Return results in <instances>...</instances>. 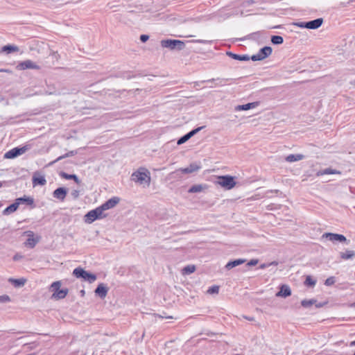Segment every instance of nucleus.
Masks as SVG:
<instances>
[{"label":"nucleus","mask_w":355,"mask_h":355,"mask_svg":"<svg viewBox=\"0 0 355 355\" xmlns=\"http://www.w3.org/2000/svg\"><path fill=\"white\" fill-rule=\"evenodd\" d=\"M131 180L140 184H146L148 186L150 182V173L147 168L140 167L132 174Z\"/></svg>","instance_id":"1"},{"label":"nucleus","mask_w":355,"mask_h":355,"mask_svg":"<svg viewBox=\"0 0 355 355\" xmlns=\"http://www.w3.org/2000/svg\"><path fill=\"white\" fill-rule=\"evenodd\" d=\"M73 275L76 278L82 279L84 281L88 282L89 283H93L96 280V275L91 273L81 267L76 268L73 270Z\"/></svg>","instance_id":"2"},{"label":"nucleus","mask_w":355,"mask_h":355,"mask_svg":"<svg viewBox=\"0 0 355 355\" xmlns=\"http://www.w3.org/2000/svg\"><path fill=\"white\" fill-rule=\"evenodd\" d=\"M107 214L103 213V210L99 206L94 209L88 211L85 216V222L91 224L96 220L104 218Z\"/></svg>","instance_id":"3"},{"label":"nucleus","mask_w":355,"mask_h":355,"mask_svg":"<svg viewBox=\"0 0 355 355\" xmlns=\"http://www.w3.org/2000/svg\"><path fill=\"white\" fill-rule=\"evenodd\" d=\"M61 282L60 281L54 282L51 285V291L53 292L52 297L55 299H64L68 294V288L60 289Z\"/></svg>","instance_id":"4"},{"label":"nucleus","mask_w":355,"mask_h":355,"mask_svg":"<svg viewBox=\"0 0 355 355\" xmlns=\"http://www.w3.org/2000/svg\"><path fill=\"white\" fill-rule=\"evenodd\" d=\"M161 46L163 48H168L171 50L177 49L180 51L185 47V44L181 40L167 39L161 41Z\"/></svg>","instance_id":"5"},{"label":"nucleus","mask_w":355,"mask_h":355,"mask_svg":"<svg viewBox=\"0 0 355 355\" xmlns=\"http://www.w3.org/2000/svg\"><path fill=\"white\" fill-rule=\"evenodd\" d=\"M218 184L225 189H231L236 185L234 177L231 175H222L218 177Z\"/></svg>","instance_id":"6"},{"label":"nucleus","mask_w":355,"mask_h":355,"mask_svg":"<svg viewBox=\"0 0 355 355\" xmlns=\"http://www.w3.org/2000/svg\"><path fill=\"white\" fill-rule=\"evenodd\" d=\"M29 149L28 145L24 146H18L6 152L4 155V158L13 159L26 153Z\"/></svg>","instance_id":"7"},{"label":"nucleus","mask_w":355,"mask_h":355,"mask_svg":"<svg viewBox=\"0 0 355 355\" xmlns=\"http://www.w3.org/2000/svg\"><path fill=\"white\" fill-rule=\"evenodd\" d=\"M272 52V49L270 46H264L259 49L257 54L252 55L251 56V60L252 61H261L268 58L271 55Z\"/></svg>","instance_id":"8"},{"label":"nucleus","mask_w":355,"mask_h":355,"mask_svg":"<svg viewBox=\"0 0 355 355\" xmlns=\"http://www.w3.org/2000/svg\"><path fill=\"white\" fill-rule=\"evenodd\" d=\"M201 168L200 164L197 163H191L189 166L186 168H180L175 171L173 172L171 175H175L176 176H180L181 174H189L193 172L198 171Z\"/></svg>","instance_id":"9"},{"label":"nucleus","mask_w":355,"mask_h":355,"mask_svg":"<svg viewBox=\"0 0 355 355\" xmlns=\"http://www.w3.org/2000/svg\"><path fill=\"white\" fill-rule=\"evenodd\" d=\"M322 238H325L329 239L331 241H339L341 243H349V241L346 239V237L340 234L326 232L322 234Z\"/></svg>","instance_id":"10"},{"label":"nucleus","mask_w":355,"mask_h":355,"mask_svg":"<svg viewBox=\"0 0 355 355\" xmlns=\"http://www.w3.org/2000/svg\"><path fill=\"white\" fill-rule=\"evenodd\" d=\"M15 201L17 203L18 207L20 205H26L30 206L31 209L35 207L34 199L31 196H24L23 197L16 198Z\"/></svg>","instance_id":"11"},{"label":"nucleus","mask_w":355,"mask_h":355,"mask_svg":"<svg viewBox=\"0 0 355 355\" xmlns=\"http://www.w3.org/2000/svg\"><path fill=\"white\" fill-rule=\"evenodd\" d=\"M17 69L19 70H25L28 69H39L40 67L31 60H26L19 62Z\"/></svg>","instance_id":"12"},{"label":"nucleus","mask_w":355,"mask_h":355,"mask_svg":"<svg viewBox=\"0 0 355 355\" xmlns=\"http://www.w3.org/2000/svg\"><path fill=\"white\" fill-rule=\"evenodd\" d=\"M119 201L120 198L119 197L114 196L105 201L100 207L104 211L105 210L114 207L119 202Z\"/></svg>","instance_id":"13"},{"label":"nucleus","mask_w":355,"mask_h":355,"mask_svg":"<svg viewBox=\"0 0 355 355\" xmlns=\"http://www.w3.org/2000/svg\"><path fill=\"white\" fill-rule=\"evenodd\" d=\"M26 234L28 238L24 243L25 246L29 248H33L39 242V238L35 239L33 237L34 233L32 231H27Z\"/></svg>","instance_id":"14"},{"label":"nucleus","mask_w":355,"mask_h":355,"mask_svg":"<svg viewBox=\"0 0 355 355\" xmlns=\"http://www.w3.org/2000/svg\"><path fill=\"white\" fill-rule=\"evenodd\" d=\"M108 287L103 283H101L98 285L94 291L95 295L98 296L101 299H104L108 292Z\"/></svg>","instance_id":"15"},{"label":"nucleus","mask_w":355,"mask_h":355,"mask_svg":"<svg viewBox=\"0 0 355 355\" xmlns=\"http://www.w3.org/2000/svg\"><path fill=\"white\" fill-rule=\"evenodd\" d=\"M67 189L65 187H58L53 192V198L64 201L67 194Z\"/></svg>","instance_id":"16"},{"label":"nucleus","mask_w":355,"mask_h":355,"mask_svg":"<svg viewBox=\"0 0 355 355\" xmlns=\"http://www.w3.org/2000/svg\"><path fill=\"white\" fill-rule=\"evenodd\" d=\"M259 103H260L259 101H254V102L248 103L244 104V105H239L235 107V110L236 111L249 110L250 109L257 107L259 105Z\"/></svg>","instance_id":"17"},{"label":"nucleus","mask_w":355,"mask_h":355,"mask_svg":"<svg viewBox=\"0 0 355 355\" xmlns=\"http://www.w3.org/2000/svg\"><path fill=\"white\" fill-rule=\"evenodd\" d=\"M322 18H318L311 21H306V28L313 30L317 29L322 26Z\"/></svg>","instance_id":"18"},{"label":"nucleus","mask_w":355,"mask_h":355,"mask_svg":"<svg viewBox=\"0 0 355 355\" xmlns=\"http://www.w3.org/2000/svg\"><path fill=\"white\" fill-rule=\"evenodd\" d=\"M291 295V290L288 285L283 284L280 286L279 291L277 293L276 296L287 297Z\"/></svg>","instance_id":"19"},{"label":"nucleus","mask_w":355,"mask_h":355,"mask_svg":"<svg viewBox=\"0 0 355 355\" xmlns=\"http://www.w3.org/2000/svg\"><path fill=\"white\" fill-rule=\"evenodd\" d=\"M326 303H317V301L315 299H311V300H303L302 302H301V305L304 307V308H307V307H309L311 306V305L313 304H315V307L316 308H321Z\"/></svg>","instance_id":"20"},{"label":"nucleus","mask_w":355,"mask_h":355,"mask_svg":"<svg viewBox=\"0 0 355 355\" xmlns=\"http://www.w3.org/2000/svg\"><path fill=\"white\" fill-rule=\"evenodd\" d=\"M226 55L234 60L240 61H248L251 59V57H250L248 55H239L231 51H227Z\"/></svg>","instance_id":"21"},{"label":"nucleus","mask_w":355,"mask_h":355,"mask_svg":"<svg viewBox=\"0 0 355 355\" xmlns=\"http://www.w3.org/2000/svg\"><path fill=\"white\" fill-rule=\"evenodd\" d=\"M19 51V47L14 44L5 45L1 49V53H5L6 54H10L12 53L18 52Z\"/></svg>","instance_id":"22"},{"label":"nucleus","mask_w":355,"mask_h":355,"mask_svg":"<svg viewBox=\"0 0 355 355\" xmlns=\"http://www.w3.org/2000/svg\"><path fill=\"white\" fill-rule=\"evenodd\" d=\"M246 261L245 259H234V260H232V261H230L229 262H227V263L225 265V268L227 270H231L239 265H241L243 263H244Z\"/></svg>","instance_id":"23"},{"label":"nucleus","mask_w":355,"mask_h":355,"mask_svg":"<svg viewBox=\"0 0 355 355\" xmlns=\"http://www.w3.org/2000/svg\"><path fill=\"white\" fill-rule=\"evenodd\" d=\"M230 80H233L232 78H211V79H209V80H206V82L207 83H215V86H218V87H222V86H224L226 83V82L227 81H230Z\"/></svg>","instance_id":"24"},{"label":"nucleus","mask_w":355,"mask_h":355,"mask_svg":"<svg viewBox=\"0 0 355 355\" xmlns=\"http://www.w3.org/2000/svg\"><path fill=\"white\" fill-rule=\"evenodd\" d=\"M8 282L12 284V285L15 288H20L24 286L26 279L24 278H20V279H14V278H10L8 279Z\"/></svg>","instance_id":"25"},{"label":"nucleus","mask_w":355,"mask_h":355,"mask_svg":"<svg viewBox=\"0 0 355 355\" xmlns=\"http://www.w3.org/2000/svg\"><path fill=\"white\" fill-rule=\"evenodd\" d=\"M341 172L331 168H327L323 170H320L316 173L317 176H322L324 175H331V174H340Z\"/></svg>","instance_id":"26"},{"label":"nucleus","mask_w":355,"mask_h":355,"mask_svg":"<svg viewBox=\"0 0 355 355\" xmlns=\"http://www.w3.org/2000/svg\"><path fill=\"white\" fill-rule=\"evenodd\" d=\"M304 158V155L302 154H291L285 157V160L288 162H295L302 160Z\"/></svg>","instance_id":"27"},{"label":"nucleus","mask_w":355,"mask_h":355,"mask_svg":"<svg viewBox=\"0 0 355 355\" xmlns=\"http://www.w3.org/2000/svg\"><path fill=\"white\" fill-rule=\"evenodd\" d=\"M60 176L66 180H73L76 184H79L80 183V180L78 177L75 174H68L65 172H60Z\"/></svg>","instance_id":"28"},{"label":"nucleus","mask_w":355,"mask_h":355,"mask_svg":"<svg viewBox=\"0 0 355 355\" xmlns=\"http://www.w3.org/2000/svg\"><path fill=\"white\" fill-rule=\"evenodd\" d=\"M19 208L17 203L15 201L12 204L8 206L2 212L3 215L8 216L17 210Z\"/></svg>","instance_id":"29"},{"label":"nucleus","mask_w":355,"mask_h":355,"mask_svg":"<svg viewBox=\"0 0 355 355\" xmlns=\"http://www.w3.org/2000/svg\"><path fill=\"white\" fill-rule=\"evenodd\" d=\"M207 187L206 184H194L189 188L188 192L191 193L201 192Z\"/></svg>","instance_id":"30"},{"label":"nucleus","mask_w":355,"mask_h":355,"mask_svg":"<svg viewBox=\"0 0 355 355\" xmlns=\"http://www.w3.org/2000/svg\"><path fill=\"white\" fill-rule=\"evenodd\" d=\"M32 181H33V184L34 186H35V185L44 186L46 183V180L44 176L36 177L35 175H33Z\"/></svg>","instance_id":"31"},{"label":"nucleus","mask_w":355,"mask_h":355,"mask_svg":"<svg viewBox=\"0 0 355 355\" xmlns=\"http://www.w3.org/2000/svg\"><path fill=\"white\" fill-rule=\"evenodd\" d=\"M354 256L355 252L353 250H346L345 252L340 253V257L344 260L352 259Z\"/></svg>","instance_id":"32"},{"label":"nucleus","mask_w":355,"mask_h":355,"mask_svg":"<svg viewBox=\"0 0 355 355\" xmlns=\"http://www.w3.org/2000/svg\"><path fill=\"white\" fill-rule=\"evenodd\" d=\"M76 153L73 150H71L67 153H65L64 155H61L60 157H58L57 159H55L54 161L51 162L49 165H52L55 163H56L57 162L60 161V160H62L64 158H67V157H71V156H73Z\"/></svg>","instance_id":"33"},{"label":"nucleus","mask_w":355,"mask_h":355,"mask_svg":"<svg viewBox=\"0 0 355 355\" xmlns=\"http://www.w3.org/2000/svg\"><path fill=\"white\" fill-rule=\"evenodd\" d=\"M196 270V266L194 265H188L183 268L182 274L183 275H190L193 273Z\"/></svg>","instance_id":"34"},{"label":"nucleus","mask_w":355,"mask_h":355,"mask_svg":"<svg viewBox=\"0 0 355 355\" xmlns=\"http://www.w3.org/2000/svg\"><path fill=\"white\" fill-rule=\"evenodd\" d=\"M271 42L273 44H282L284 42V38L280 35H272L271 37Z\"/></svg>","instance_id":"35"},{"label":"nucleus","mask_w":355,"mask_h":355,"mask_svg":"<svg viewBox=\"0 0 355 355\" xmlns=\"http://www.w3.org/2000/svg\"><path fill=\"white\" fill-rule=\"evenodd\" d=\"M316 284V281L311 276H307L304 281V284L308 287H313Z\"/></svg>","instance_id":"36"},{"label":"nucleus","mask_w":355,"mask_h":355,"mask_svg":"<svg viewBox=\"0 0 355 355\" xmlns=\"http://www.w3.org/2000/svg\"><path fill=\"white\" fill-rule=\"evenodd\" d=\"M191 138V137H190V135L189 133H187L186 135H183L182 137L178 139L177 144L178 145L183 144Z\"/></svg>","instance_id":"37"},{"label":"nucleus","mask_w":355,"mask_h":355,"mask_svg":"<svg viewBox=\"0 0 355 355\" xmlns=\"http://www.w3.org/2000/svg\"><path fill=\"white\" fill-rule=\"evenodd\" d=\"M336 282V279L334 277L331 276V277H328L325 282H324V285L327 286H332L333 284H334Z\"/></svg>","instance_id":"38"},{"label":"nucleus","mask_w":355,"mask_h":355,"mask_svg":"<svg viewBox=\"0 0 355 355\" xmlns=\"http://www.w3.org/2000/svg\"><path fill=\"white\" fill-rule=\"evenodd\" d=\"M219 286H212L209 288L207 293L209 294H215L218 293Z\"/></svg>","instance_id":"39"},{"label":"nucleus","mask_w":355,"mask_h":355,"mask_svg":"<svg viewBox=\"0 0 355 355\" xmlns=\"http://www.w3.org/2000/svg\"><path fill=\"white\" fill-rule=\"evenodd\" d=\"M204 128H205V126L198 127V128H196L195 129H193L192 130H191L188 133L190 135V137H192L196 134H197L198 132H200L201 130H202Z\"/></svg>","instance_id":"40"},{"label":"nucleus","mask_w":355,"mask_h":355,"mask_svg":"<svg viewBox=\"0 0 355 355\" xmlns=\"http://www.w3.org/2000/svg\"><path fill=\"white\" fill-rule=\"evenodd\" d=\"M10 301V298L7 295H0V303H5Z\"/></svg>","instance_id":"41"},{"label":"nucleus","mask_w":355,"mask_h":355,"mask_svg":"<svg viewBox=\"0 0 355 355\" xmlns=\"http://www.w3.org/2000/svg\"><path fill=\"white\" fill-rule=\"evenodd\" d=\"M294 25L300 28H306V21L295 22Z\"/></svg>","instance_id":"42"},{"label":"nucleus","mask_w":355,"mask_h":355,"mask_svg":"<svg viewBox=\"0 0 355 355\" xmlns=\"http://www.w3.org/2000/svg\"><path fill=\"white\" fill-rule=\"evenodd\" d=\"M258 263V259H251L250 261L248 262L247 266H256Z\"/></svg>","instance_id":"43"},{"label":"nucleus","mask_w":355,"mask_h":355,"mask_svg":"<svg viewBox=\"0 0 355 355\" xmlns=\"http://www.w3.org/2000/svg\"><path fill=\"white\" fill-rule=\"evenodd\" d=\"M71 196H73V198L74 199H76V198H78V196H79V195H80V191H78V190H76V189H75V190H73V191H71Z\"/></svg>","instance_id":"44"},{"label":"nucleus","mask_w":355,"mask_h":355,"mask_svg":"<svg viewBox=\"0 0 355 355\" xmlns=\"http://www.w3.org/2000/svg\"><path fill=\"white\" fill-rule=\"evenodd\" d=\"M149 39V36L148 35H140V40L141 42L144 43L147 42Z\"/></svg>","instance_id":"45"},{"label":"nucleus","mask_w":355,"mask_h":355,"mask_svg":"<svg viewBox=\"0 0 355 355\" xmlns=\"http://www.w3.org/2000/svg\"><path fill=\"white\" fill-rule=\"evenodd\" d=\"M0 72H6V73H11L12 71L8 69H1Z\"/></svg>","instance_id":"46"},{"label":"nucleus","mask_w":355,"mask_h":355,"mask_svg":"<svg viewBox=\"0 0 355 355\" xmlns=\"http://www.w3.org/2000/svg\"><path fill=\"white\" fill-rule=\"evenodd\" d=\"M204 83H207L206 80L195 82L194 84L196 86H200V85Z\"/></svg>","instance_id":"47"},{"label":"nucleus","mask_w":355,"mask_h":355,"mask_svg":"<svg viewBox=\"0 0 355 355\" xmlns=\"http://www.w3.org/2000/svg\"><path fill=\"white\" fill-rule=\"evenodd\" d=\"M194 42H198V43H206L207 42L206 40H195Z\"/></svg>","instance_id":"48"},{"label":"nucleus","mask_w":355,"mask_h":355,"mask_svg":"<svg viewBox=\"0 0 355 355\" xmlns=\"http://www.w3.org/2000/svg\"><path fill=\"white\" fill-rule=\"evenodd\" d=\"M348 306L351 307V308H355V302H353V303H351L348 305Z\"/></svg>","instance_id":"49"},{"label":"nucleus","mask_w":355,"mask_h":355,"mask_svg":"<svg viewBox=\"0 0 355 355\" xmlns=\"http://www.w3.org/2000/svg\"><path fill=\"white\" fill-rule=\"evenodd\" d=\"M80 293L81 297H83L85 294V291L84 290H81L80 291Z\"/></svg>","instance_id":"50"},{"label":"nucleus","mask_w":355,"mask_h":355,"mask_svg":"<svg viewBox=\"0 0 355 355\" xmlns=\"http://www.w3.org/2000/svg\"><path fill=\"white\" fill-rule=\"evenodd\" d=\"M350 346H355V340L351 342Z\"/></svg>","instance_id":"51"},{"label":"nucleus","mask_w":355,"mask_h":355,"mask_svg":"<svg viewBox=\"0 0 355 355\" xmlns=\"http://www.w3.org/2000/svg\"><path fill=\"white\" fill-rule=\"evenodd\" d=\"M245 318H246V319H248V320H250V321H251V320H253V318H247V317H246Z\"/></svg>","instance_id":"52"},{"label":"nucleus","mask_w":355,"mask_h":355,"mask_svg":"<svg viewBox=\"0 0 355 355\" xmlns=\"http://www.w3.org/2000/svg\"><path fill=\"white\" fill-rule=\"evenodd\" d=\"M3 186V183L0 182V188Z\"/></svg>","instance_id":"53"},{"label":"nucleus","mask_w":355,"mask_h":355,"mask_svg":"<svg viewBox=\"0 0 355 355\" xmlns=\"http://www.w3.org/2000/svg\"><path fill=\"white\" fill-rule=\"evenodd\" d=\"M17 259H18V257L15 256L14 257V260H16Z\"/></svg>","instance_id":"54"},{"label":"nucleus","mask_w":355,"mask_h":355,"mask_svg":"<svg viewBox=\"0 0 355 355\" xmlns=\"http://www.w3.org/2000/svg\"><path fill=\"white\" fill-rule=\"evenodd\" d=\"M17 259H18V257L15 256L14 257V260H16Z\"/></svg>","instance_id":"55"},{"label":"nucleus","mask_w":355,"mask_h":355,"mask_svg":"<svg viewBox=\"0 0 355 355\" xmlns=\"http://www.w3.org/2000/svg\"><path fill=\"white\" fill-rule=\"evenodd\" d=\"M3 206V203L0 201V207Z\"/></svg>","instance_id":"56"},{"label":"nucleus","mask_w":355,"mask_h":355,"mask_svg":"<svg viewBox=\"0 0 355 355\" xmlns=\"http://www.w3.org/2000/svg\"><path fill=\"white\" fill-rule=\"evenodd\" d=\"M19 334H22V333H24V331H19L18 332Z\"/></svg>","instance_id":"57"},{"label":"nucleus","mask_w":355,"mask_h":355,"mask_svg":"<svg viewBox=\"0 0 355 355\" xmlns=\"http://www.w3.org/2000/svg\"><path fill=\"white\" fill-rule=\"evenodd\" d=\"M353 355H355V351H354V354H353Z\"/></svg>","instance_id":"58"}]
</instances>
